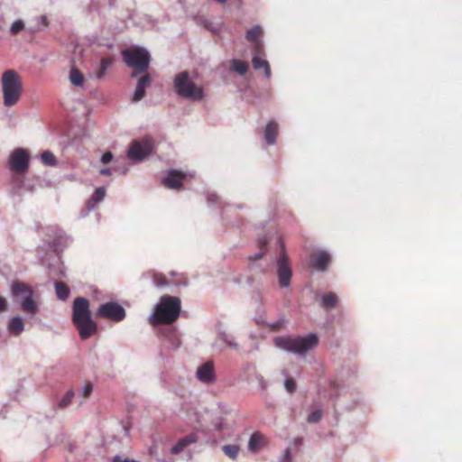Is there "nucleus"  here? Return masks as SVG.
Wrapping results in <instances>:
<instances>
[{
	"label": "nucleus",
	"instance_id": "nucleus-35",
	"mask_svg": "<svg viewBox=\"0 0 462 462\" xmlns=\"http://www.w3.org/2000/svg\"><path fill=\"white\" fill-rule=\"evenodd\" d=\"M111 64L112 60L109 58H103L100 60L99 71L97 75V79H101L105 76L107 69L110 67Z\"/></svg>",
	"mask_w": 462,
	"mask_h": 462
},
{
	"label": "nucleus",
	"instance_id": "nucleus-58",
	"mask_svg": "<svg viewBox=\"0 0 462 462\" xmlns=\"http://www.w3.org/2000/svg\"><path fill=\"white\" fill-rule=\"evenodd\" d=\"M234 282L236 284H240L241 283V277H237V278L234 279Z\"/></svg>",
	"mask_w": 462,
	"mask_h": 462
},
{
	"label": "nucleus",
	"instance_id": "nucleus-53",
	"mask_svg": "<svg viewBox=\"0 0 462 462\" xmlns=\"http://www.w3.org/2000/svg\"><path fill=\"white\" fill-rule=\"evenodd\" d=\"M112 171H117V168L110 169V168H103L99 171V173L101 175H110L112 173Z\"/></svg>",
	"mask_w": 462,
	"mask_h": 462
},
{
	"label": "nucleus",
	"instance_id": "nucleus-43",
	"mask_svg": "<svg viewBox=\"0 0 462 462\" xmlns=\"http://www.w3.org/2000/svg\"><path fill=\"white\" fill-rule=\"evenodd\" d=\"M93 390V385L91 383H87L84 384V386L80 389L79 394L83 395L84 397H88L90 395Z\"/></svg>",
	"mask_w": 462,
	"mask_h": 462
},
{
	"label": "nucleus",
	"instance_id": "nucleus-60",
	"mask_svg": "<svg viewBox=\"0 0 462 462\" xmlns=\"http://www.w3.org/2000/svg\"><path fill=\"white\" fill-rule=\"evenodd\" d=\"M69 451L71 452V453L74 451V448H73V446L71 444L69 447Z\"/></svg>",
	"mask_w": 462,
	"mask_h": 462
},
{
	"label": "nucleus",
	"instance_id": "nucleus-17",
	"mask_svg": "<svg viewBox=\"0 0 462 462\" xmlns=\"http://www.w3.org/2000/svg\"><path fill=\"white\" fill-rule=\"evenodd\" d=\"M185 175L180 171L170 170L163 178V184L173 189H178L182 186Z\"/></svg>",
	"mask_w": 462,
	"mask_h": 462
},
{
	"label": "nucleus",
	"instance_id": "nucleus-45",
	"mask_svg": "<svg viewBox=\"0 0 462 462\" xmlns=\"http://www.w3.org/2000/svg\"><path fill=\"white\" fill-rule=\"evenodd\" d=\"M255 379L257 380L258 383H259V387L262 391H265L267 389V386H268V383L266 382V380L263 378V376L260 374H255Z\"/></svg>",
	"mask_w": 462,
	"mask_h": 462
},
{
	"label": "nucleus",
	"instance_id": "nucleus-59",
	"mask_svg": "<svg viewBox=\"0 0 462 462\" xmlns=\"http://www.w3.org/2000/svg\"><path fill=\"white\" fill-rule=\"evenodd\" d=\"M263 44L260 43V42H257V47H256V51H260V48H262Z\"/></svg>",
	"mask_w": 462,
	"mask_h": 462
},
{
	"label": "nucleus",
	"instance_id": "nucleus-40",
	"mask_svg": "<svg viewBox=\"0 0 462 462\" xmlns=\"http://www.w3.org/2000/svg\"><path fill=\"white\" fill-rule=\"evenodd\" d=\"M269 240H270V236H268L266 234L259 235L258 238H257V245H258L259 248L264 249L266 247V245H268Z\"/></svg>",
	"mask_w": 462,
	"mask_h": 462
},
{
	"label": "nucleus",
	"instance_id": "nucleus-61",
	"mask_svg": "<svg viewBox=\"0 0 462 462\" xmlns=\"http://www.w3.org/2000/svg\"><path fill=\"white\" fill-rule=\"evenodd\" d=\"M127 171H128V168H126V167H125V168H124V170H123V171H122V172H123V173H126Z\"/></svg>",
	"mask_w": 462,
	"mask_h": 462
},
{
	"label": "nucleus",
	"instance_id": "nucleus-13",
	"mask_svg": "<svg viewBox=\"0 0 462 462\" xmlns=\"http://www.w3.org/2000/svg\"><path fill=\"white\" fill-rule=\"evenodd\" d=\"M30 160L28 150L22 147L15 148L9 156L8 168L13 172L24 174L29 170Z\"/></svg>",
	"mask_w": 462,
	"mask_h": 462
},
{
	"label": "nucleus",
	"instance_id": "nucleus-38",
	"mask_svg": "<svg viewBox=\"0 0 462 462\" xmlns=\"http://www.w3.org/2000/svg\"><path fill=\"white\" fill-rule=\"evenodd\" d=\"M322 415L323 411L321 409L314 410L308 415L307 421L309 423H318L321 420Z\"/></svg>",
	"mask_w": 462,
	"mask_h": 462
},
{
	"label": "nucleus",
	"instance_id": "nucleus-47",
	"mask_svg": "<svg viewBox=\"0 0 462 462\" xmlns=\"http://www.w3.org/2000/svg\"><path fill=\"white\" fill-rule=\"evenodd\" d=\"M285 322V319H280L279 320L277 321H274V322H272L270 323L268 326L270 328L271 330L273 331H278L282 325Z\"/></svg>",
	"mask_w": 462,
	"mask_h": 462
},
{
	"label": "nucleus",
	"instance_id": "nucleus-5",
	"mask_svg": "<svg viewBox=\"0 0 462 462\" xmlns=\"http://www.w3.org/2000/svg\"><path fill=\"white\" fill-rule=\"evenodd\" d=\"M180 310L181 301L179 297L164 295L155 304L152 313L148 317V320L153 327L162 323L171 324L178 319Z\"/></svg>",
	"mask_w": 462,
	"mask_h": 462
},
{
	"label": "nucleus",
	"instance_id": "nucleus-8",
	"mask_svg": "<svg viewBox=\"0 0 462 462\" xmlns=\"http://www.w3.org/2000/svg\"><path fill=\"white\" fill-rule=\"evenodd\" d=\"M2 88L5 106H11L17 103L22 94V82L17 71L9 69L4 72Z\"/></svg>",
	"mask_w": 462,
	"mask_h": 462
},
{
	"label": "nucleus",
	"instance_id": "nucleus-46",
	"mask_svg": "<svg viewBox=\"0 0 462 462\" xmlns=\"http://www.w3.org/2000/svg\"><path fill=\"white\" fill-rule=\"evenodd\" d=\"M112 462H140V461L135 460V459H130L129 457L123 456V455H116L113 457Z\"/></svg>",
	"mask_w": 462,
	"mask_h": 462
},
{
	"label": "nucleus",
	"instance_id": "nucleus-29",
	"mask_svg": "<svg viewBox=\"0 0 462 462\" xmlns=\"http://www.w3.org/2000/svg\"><path fill=\"white\" fill-rule=\"evenodd\" d=\"M75 392L72 389L68 390L64 395L56 402L55 409L64 410L69 407L75 397Z\"/></svg>",
	"mask_w": 462,
	"mask_h": 462
},
{
	"label": "nucleus",
	"instance_id": "nucleus-33",
	"mask_svg": "<svg viewBox=\"0 0 462 462\" xmlns=\"http://www.w3.org/2000/svg\"><path fill=\"white\" fill-rule=\"evenodd\" d=\"M222 451L228 458L236 460L238 457L240 447L237 444L224 445Z\"/></svg>",
	"mask_w": 462,
	"mask_h": 462
},
{
	"label": "nucleus",
	"instance_id": "nucleus-41",
	"mask_svg": "<svg viewBox=\"0 0 462 462\" xmlns=\"http://www.w3.org/2000/svg\"><path fill=\"white\" fill-rule=\"evenodd\" d=\"M284 387L289 393H292L296 390V383L292 378H286Z\"/></svg>",
	"mask_w": 462,
	"mask_h": 462
},
{
	"label": "nucleus",
	"instance_id": "nucleus-21",
	"mask_svg": "<svg viewBox=\"0 0 462 462\" xmlns=\"http://www.w3.org/2000/svg\"><path fill=\"white\" fill-rule=\"evenodd\" d=\"M216 329H217V337L222 342H224L227 347L235 349V350L239 349V345L236 341L235 337L232 334L227 333L222 323H217L216 326Z\"/></svg>",
	"mask_w": 462,
	"mask_h": 462
},
{
	"label": "nucleus",
	"instance_id": "nucleus-32",
	"mask_svg": "<svg viewBox=\"0 0 462 462\" xmlns=\"http://www.w3.org/2000/svg\"><path fill=\"white\" fill-rule=\"evenodd\" d=\"M40 158L42 162L46 166H56L58 164L57 158L53 152L49 150L42 151L40 153Z\"/></svg>",
	"mask_w": 462,
	"mask_h": 462
},
{
	"label": "nucleus",
	"instance_id": "nucleus-14",
	"mask_svg": "<svg viewBox=\"0 0 462 462\" xmlns=\"http://www.w3.org/2000/svg\"><path fill=\"white\" fill-rule=\"evenodd\" d=\"M161 338L165 346L170 350H177L181 346L180 336L174 327L170 326L162 329Z\"/></svg>",
	"mask_w": 462,
	"mask_h": 462
},
{
	"label": "nucleus",
	"instance_id": "nucleus-44",
	"mask_svg": "<svg viewBox=\"0 0 462 462\" xmlns=\"http://www.w3.org/2000/svg\"><path fill=\"white\" fill-rule=\"evenodd\" d=\"M213 426L217 431H222L226 426L223 418H217L213 420Z\"/></svg>",
	"mask_w": 462,
	"mask_h": 462
},
{
	"label": "nucleus",
	"instance_id": "nucleus-1",
	"mask_svg": "<svg viewBox=\"0 0 462 462\" xmlns=\"http://www.w3.org/2000/svg\"><path fill=\"white\" fill-rule=\"evenodd\" d=\"M46 235L49 236L46 245H39L36 249L38 259L48 269L51 278L65 277L66 268L58 255L64 247L65 233L57 226H48Z\"/></svg>",
	"mask_w": 462,
	"mask_h": 462
},
{
	"label": "nucleus",
	"instance_id": "nucleus-56",
	"mask_svg": "<svg viewBox=\"0 0 462 462\" xmlns=\"http://www.w3.org/2000/svg\"><path fill=\"white\" fill-rule=\"evenodd\" d=\"M254 282V279L253 276L246 277V283L248 286H253Z\"/></svg>",
	"mask_w": 462,
	"mask_h": 462
},
{
	"label": "nucleus",
	"instance_id": "nucleus-11",
	"mask_svg": "<svg viewBox=\"0 0 462 462\" xmlns=\"http://www.w3.org/2000/svg\"><path fill=\"white\" fill-rule=\"evenodd\" d=\"M154 147V141L152 137L134 139L129 143L126 156L134 162H142L152 153Z\"/></svg>",
	"mask_w": 462,
	"mask_h": 462
},
{
	"label": "nucleus",
	"instance_id": "nucleus-62",
	"mask_svg": "<svg viewBox=\"0 0 462 462\" xmlns=\"http://www.w3.org/2000/svg\"><path fill=\"white\" fill-rule=\"evenodd\" d=\"M182 285H183V286H188V282H184L182 283Z\"/></svg>",
	"mask_w": 462,
	"mask_h": 462
},
{
	"label": "nucleus",
	"instance_id": "nucleus-22",
	"mask_svg": "<svg viewBox=\"0 0 462 462\" xmlns=\"http://www.w3.org/2000/svg\"><path fill=\"white\" fill-rule=\"evenodd\" d=\"M25 328L24 321L20 316L12 317L7 322V331L10 335L18 337Z\"/></svg>",
	"mask_w": 462,
	"mask_h": 462
},
{
	"label": "nucleus",
	"instance_id": "nucleus-49",
	"mask_svg": "<svg viewBox=\"0 0 462 462\" xmlns=\"http://www.w3.org/2000/svg\"><path fill=\"white\" fill-rule=\"evenodd\" d=\"M37 24L40 25V28L47 27L49 24L48 18L46 15H41L39 17H36Z\"/></svg>",
	"mask_w": 462,
	"mask_h": 462
},
{
	"label": "nucleus",
	"instance_id": "nucleus-36",
	"mask_svg": "<svg viewBox=\"0 0 462 462\" xmlns=\"http://www.w3.org/2000/svg\"><path fill=\"white\" fill-rule=\"evenodd\" d=\"M23 30H25L24 22L21 19H18L12 23L10 27V33L12 35H17Z\"/></svg>",
	"mask_w": 462,
	"mask_h": 462
},
{
	"label": "nucleus",
	"instance_id": "nucleus-10",
	"mask_svg": "<svg viewBox=\"0 0 462 462\" xmlns=\"http://www.w3.org/2000/svg\"><path fill=\"white\" fill-rule=\"evenodd\" d=\"M11 291L17 297V302L23 312L35 314L39 311V305L33 299L34 291L30 285L15 281L11 285Z\"/></svg>",
	"mask_w": 462,
	"mask_h": 462
},
{
	"label": "nucleus",
	"instance_id": "nucleus-9",
	"mask_svg": "<svg viewBox=\"0 0 462 462\" xmlns=\"http://www.w3.org/2000/svg\"><path fill=\"white\" fill-rule=\"evenodd\" d=\"M356 369L354 366H343L337 374L335 380L330 382V394L337 398L351 390L356 383Z\"/></svg>",
	"mask_w": 462,
	"mask_h": 462
},
{
	"label": "nucleus",
	"instance_id": "nucleus-20",
	"mask_svg": "<svg viewBox=\"0 0 462 462\" xmlns=\"http://www.w3.org/2000/svg\"><path fill=\"white\" fill-rule=\"evenodd\" d=\"M106 197V188L101 186L97 188L91 197L86 203L87 213H82L81 216L85 217L89 211L96 208L98 203H100Z\"/></svg>",
	"mask_w": 462,
	"mask_h": 462
},
{
	"label": "nucleus",
	"instance_id": "nucleus-18",
	"mask_svg": "<svg viewBox=\"0 0 462 462\" xmlns=\"http://www.w3.org/2000/svg\"><path fill=\"white\" fill-rule=\"evenodd\" d=\"M199 439V430H194L187 436L180 439L177 443L171 448V453L173 455L180 454L188 446L197 443Z\"/></svg>",
	"mask_w": 462,
	"mask_h": 462
},
{
	"label": "nucleus",
	"instance_id": "nucleus-52",
	"mask_svg": "<svg viewBox=\"0 0 462 462\" xmlns=\"http://www.w3.org/2000/svg\"><path fill=\"white\" fill-rule=\"evenodd\" d=\"M7 308H8V302L7 300L0 296V314L5 310H7Z\"/></svg>",
	"mask_w": 462,
	"mask_h": 462
},
{
	"label": "nucleus",
	"instance_id": "nucleus-34",
	"mask_svg": "<svg viewBox=\"0 0 462 462\" xmlns=\"http://www.w3.org/2000/svg\"><path fill=\"white\" fill-rule=\"evenodd\" d=\"M261 32H262L261 26L256 24L246 31L245 38L250 42H257Z\"/></svg>",
	"mask_w": 462,
	"mask_h": 462
},
{
	"label": "nucleus",
	"instance_id": "nucleus-3",
	"mask_svg": "<svg viewBox=\"0 0 462 462\" xmlns=\"http://www.w3.org/2000/svg\"><path fill=\"white\" fill-rule=\"evenodd\" d=\"M273 343L281 350L305 357L309 351L318 346L319 338L317 333L310 332L296 337L278 336L273 338Z\"/></svg>",
	"mask_w": 462,
	"mask_h": 462
},
{
	"label": "nucleus",
	"instance_id": "nucleus-30",
	"mask_svg": "<svg viewBox=\"0 0 462 462\" xmlns=\"http://www.w3.org/2000/svg\"><path fill=\"white\" fill-rule=\"evenodd\" d=\"M69 81L75 87H82L84 76L76 67H72L69 71Z\"/></svg>",
	"mask_w": 462,
	"mask_h": 462
},
{
	"label": "nucleus",
	"instance_id": "nucleus-48",
	"mask_svg": "<svg viewBox=\"0 0 462 462\" xmlns=\"http://www.w3.org/2000/svg\"><path fill=\"white\" fill-rule=\"evenodd\" d=\"M113 158H114L113 153L111 152L107 151L102 154L100 161L102 163L107 164L110 162H112Z\"/></svg>",
	"mask_w": 462,
	"mask_h": 462
},
{
	"label": "nucleus",
	"instance_id": "nucleus-31",
	"mask_svg": "<svg viewBox=\"0 0 462 462\" xmlns=\"http://www.w3.org/2000/svg\"><path fill=\"white\" fill-rule=\"evenodd\" d=\"M201 24L204 28L211 32L213 34H218L224 28L223 23H215L208 19H203Z\"/></svg>",
	"mask_w": 462,
	"mask_h": 462
},
{
	"label": "nucleus",
	"instance_id": "nucleus-50",
	"mask_svg": "<svg viewBox=\"0 0 462 462\" xmlns=\"http://www.w3.org/2000/svg\"><path fill=\"white\" fill-rule=\"evenodd\" d=\"M248 269L250 271H257V272H259L260 273H263V274H264L265 272H266V269L264 267L259 266V265L255 264L254 263H249Z\"/></svg>",
	"mask_w": 462,
	"mask_h": 462
},
{
	"label": "nucleus",
	"instance_id": "nucleus-19",
	"mask_svg": "<svg viewBox=\"0 0 462 462\" xmlns=\"http://www.w3.org/2000/svg\"><path fill=\"white\" fill-rule=\"evenodd\" d=\"M330 255L326 251H319L311 257L312 266L319 272H325L329 264Z\"/></svg>",
	"mask_w": 462,
	"mask_h": 462
},
{
	"label": "nucleus",
	"instance_id": "nucleus-2",
	"mask_svg": "<svg viewBox=\"0 0 462 462\" xmlns=\"http://www.w3.org/2000/svg\"><path fill=\"white\" fill-rule=\"evenodd\" d=\"M71 321L81 339L86 340L97 332V324L92 317L89 300L82 296L74 299L71 306Z\"/></svg>",
	"mask_w": 462,
	"mask_h": 462
},
{
	"label": "nucleus",
	"instance_id": "nucleus-12",
	"mask_svg": "<svg viewBox=\"0 0 462 462\" xmlns=\"http://www.w3.org/2000/svg\"><path fill=\"white\" fill-rule=\"evenodd\" d=\"M96 316L113 322H120L125 319L126 311L120 303L111 300L101 303L96 311Z\"/></svg>",
	"mask_w": 462,
	"mask_h": 462
},
{
	"label": "nucleus",
	"instance_id": "nucleus-51",
	"mask_svg": "<svg viewBox=\"0 0 462 462\" xmlns=\"http://www.w3.org/2000/svg\"><path fill=\"white\" fill-rule=\"evenodd\" d=\"M281 461L282 462H291V450L289 448H286L282 456H281Z\"/></svg>",
	"mask_w": 462,
	"mask_h": 462
},
{
	"label": "nucleus",
	"instance_id": "nucleus-42",
	"mask_svg": "<svg viewBox=\"0 0 462 462\" xmlns=\"http://www.w3.org/2000/svg\"><path fill=\"white\" fill-rule=\"evenodd\" d=\"M265 255V252L263 249H261L259 252L255 253L254 254L249 255L247 257V260L251 263H255L259 260H261Z\"/></svg>",
	"mask_w": 462,
	"mask_h": 462
},
{
	"label": "nucleus",
	"instance_id": "nucleus-4",
	"mask_svg": "<svg viewBox=\"0 0 462 462\" xmlns=\"http://www.w3.org/2000/svg\"><path fill=\"white\" fill-rule=\"evenodd\" d=\"M172 91L178 97L190 102H200L206 97L204 87L197 84L186 69L173 76Z\"/></svg>",
	"mask_w": 462,
	"mask_h": 462
},
{
	"label": "nucleus",
	"instance_id": "nucleus-7",
	"mask_svg": "<svg viewBox=\"0 0 462 462\" xmlns=\"http://www.w3.org/2000/svg\"><path fill=\"white\" fill-rule=\"evenodd\" d=\"M277 243L281 250L279 255L274 260L275 274L279 287L281 289H287L291 285L293 275L292 266L286 252L285 245L281 237L277 238Z\"/></svg>",
	"mask_w": 462,
	"mask_h": 462
},
{
	"label": "nucleus",
	"instance_id": "nucleus-23",
	"mask_svg": "<svg viewBox=\"0 0 462 462\" xmlns=\"http://www.w3.org/2000/svg\"><path fill=\"white\" fill-rule=\"evenodd\" d=\"M279 125L274 120H271L265 126L263 138L268 145L276 143Z\"/></svg>",
	"mask_w": 462,
	"mask_h": 462
},
{
	"label": "nucleus",
	"instance_id": "nucleus-54",
	"mask_svg": "<svg viewBox=\"0 0 462 462\" xmlns=\"http://www.w3.org/2000/svg\"><path fill=\"white\" fill-rule=\"evenodd\" d=\"M292 444L295 448H300L303 444V439L301 437H297L293 439Z\"/></svg>",
	"mask_w": 462,
	"mask_h": 462
},
{
	"label": "nucleus",
	"instance_id": "nucleus-55",
	"mask_svg": "<svg viewBox=\"0 0 462 462\" xmlns=\"http://www.w3.org/2000/svg\"><path fill=\"white\" fill-rule=\"evenodd\" d=\"M25 31L30 32L31 33H35L41 31L40 25H34L25 28Z\"/></svg>",
	"mask_w": 462,
	"mask_h": 462
},
{
	"label": "nucleus",
	"instance_id": "nucleus-16",
	"mask_svg": "<svg viewBox=\"0 0 462 462\" xmlns=\"http://www.w3.org/2000/svg\"><path fill=\"white\" fill-rule=\"evenodd\" d=\"M152 84V78L148 74H142L141 77L138 79L135 89L134 91L132 100L134 102H139L141 101L146 93V89L151 86Z\"/></svg>",
	"mask_w": 462,
	"mask_h": 462
},
{
	"label": "nucleus",
	"instance_id": "nucleus-26",
	"mask_svg": "<svg viewBox=\"0 0 462 462\" xmlns=\"http://www.w3.org/2000/svg\"><path fill=\"white\" fill-rule=\"evenodd\" d=\"M252 65L255 70L263 69L264 77L266 79L271 78L272 71H271V67H270L268 60H266L257 55H254L253 59H252Z\"/></svg>",
	"mask_w": 462,
	"mask_h": 462
},
{
	"label": "nucleus",
	"instance_id": "nucleus-57",
	"mask_svg": "<svg viewBox=\"0 0 462 462\" xmlns=\"http://www.w3.org/2000/svg\"><path fill=\"white\" fill-rule=\"evenodd\" d=\"M234 207L237 209H243L245 208V205L244 204H235Z\"/></svg>",
	"mask_w": 462,
	"mask_h": 462
},
{
	"label": "nucleus",
	"instance_id": "nucleus-15",
	"mask_svg": "<svg viewBox=\"0 0 462 462\" xmlns=\"http://www.w3.org/2000/svg\"><path fill=\"white\" fill-rule=\"evenodd\" d=\"M199 381L204 383H212L216 381V374L212 362H206L199 365L196 372Z\"/></svg>",
	"mask_w": 462,
	"mask_h": 462
},
{
	"label": "nucleus",
	"instance_id": "nucleus-28",
	"mask_svg": "<svg viewBox=\"0 0 462 462\" xmlns=\"http://www.w3.org/2000/svg\"><path fill=\"white\" fill-rule=\"evenodd\" d=\"M54 287L57 298L59 300L64 301L69 297L70 289L65 282L56 281L54 282Z\"/></svg>",
	"mask_w": 462,
	"mask_h": 462
},
{
	"label": "nucleus",
	"instance_id": "nucleus-37",
	"mask_svg": "<svg viewBox=\"0 0 462 462\" xmlns=\"http://www.w3.org/2000/svg\"><path fill=\"white\" fill-rule=\"evenodd\" d=\"M261 441V435L258 432H254L251 435L248 442V448L250 450H255L259 448Z\"/></svg>",
	"mask_w": 462,
	"mask_h": 462
},
{
	"label": "nucleus",
	"instance_id": "nucleus-39",
	"mask_svg": "<svg viewBox=\"0 0 462 462\" xmlns=\"http://www.w3.org/2000/svg\"><path fill=\"white\" fill-rule=\"evenodd\" d=\"M152 282L153 285L158 288L166 286L168 284L165 276L162 273H154L152 276Z\"/></svg>",
	"mask_w": 462,
	"mask_h": 462
},
{
	"label": "nucleus",
	"instance_id": "nucleus-24",
	"mask_svg": "<svg viewBox=\"0 0 462 462\" xmlns=\"http://www.w3.org/2000/svg\"><path fill=\"white\" fill-rule=\"evenodd\" d=\"M206 200L208 207L210 208H219L224 214L226 212V207H229V204H226L222 202L221 199L215 192L207 191L206 192Z\"/></svg>",
	"mask_w": 462,
	"mask_h": 462
},
{
	"label": "nucleus",
	"instance_id": "nucleus-27",
	"mask_svg": "<svg viewBox=\"0 0 462 462\" xmlns=\"http://www.w3.org/2000/svg\"><path fill=\"white\" fill-rule=\"evenodd\" d=\"M248 69L249 64L247 61L240 59H232L230 60V70L232 72L244 76L248 71Z\"/></svg>",
	"mask_w": 462,
	"mask_h": 462
},
{
	"label": "nucleus",
	"instance_id": "nucleus-25",
	"mask_svg": "<svg viewBox=\"0 0 462 462\" xmlns=\"http://www.w3.org/2000/svg\"><path fill=\"white\" fill-rule=\"evenodd\" d=\"M338 298L336 293H322L320 295L319 306L325 310H332L337 306Z\"/></svg>",
	"mask_w": 462,
	"mask_h": 462
},
{
	"label": "nucleus",
	"instance_id": "nucleus-6",
	"mask_svg": "<svg viewBox=\"0 0 462 462\" xmlns=\"http://www.w3.org/2000/svg\"><path fill=\"white\" fill-rule=\"evenodd\" d=\"M122 56L126 66L134 69L130 76L132 79H135L139 74L146 72L150 67L151 55L143 47L134 46L128 48L123 51Z\"/></svg>",
	"mask_w": 462,
	"mask_h": 462
}]
</instances>
